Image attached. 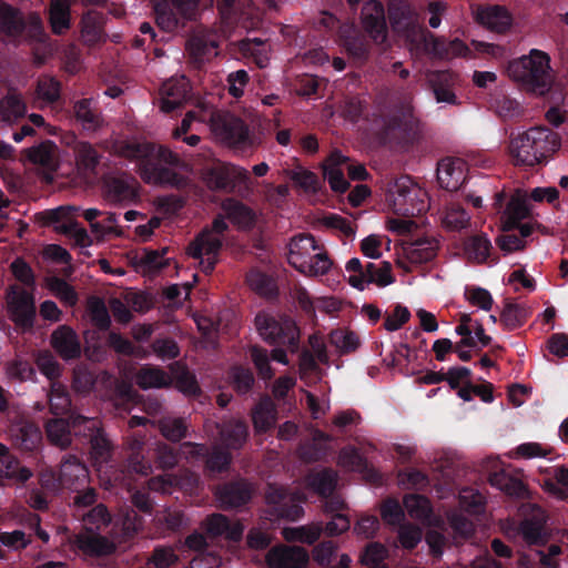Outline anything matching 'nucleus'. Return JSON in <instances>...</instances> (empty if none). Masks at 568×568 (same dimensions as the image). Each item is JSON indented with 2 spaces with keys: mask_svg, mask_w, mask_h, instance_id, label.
Segmentation results:
<instances>
[{
  "mask_svg": "<svg viewBox=\"0 0 568 568\" xmlns=\"http://www.w3.org/2000/svg\"><path fill=\"white\" fill-rule=\"evenodd\" d=\"M507 73L523 89L539 95L549 92L552 84L550 58L537 49H532L528 55L510 61Z\"/></svg>",
  "mask_w": 568,
  "mask_h": 568,
  "instance_id": "f257e3e1",
  "label": "nucleus"
},
{
  "mask_svg": "<svg viewBox=\"0 0 568 568\" xmlns=\"http://www.w3.org/2000/svg\"><path fill=\"white\" fill-rule=\"evenodd\" d=\"M287 262L300 273L310 276L324 275L332 266L327 252L310 233L295 235L291 240Z\"/></svg>",
  "mask_w": 568,
  "mask_h": 568,
  "instance_id": "f03ea898",
  "label": "nucleus"
},
{
  "mask_svg": "<svg viewBox=\"0 0 568 568\" xmlns=\"http://www.w3.org/2000/svg\"><path fill=\"white\" fill-rule=\"evenodd\" d=\"M379 142L389 148L407 150L418 143L422 138V123L414 115L410 106L385 115L377 132Z\"/></svg>",
  "mask_w": 568,
  "mask_h": 568,
  "instance_id": "7ed1b4c3",
  "label": "nucleus"
},
{
  "mask_svg": "<svg viewBox=\"0 0 568 568\" xmlns=\"http://www.w3.org/2000/svg\"><path fill=\"white\" fill-rule=\"evenodd\" d=\"M229 230V225L222 215H217L211 226L204 227L189 244L187 254L199 260L200 268L205 274H211L223 246V234Z\"/></svg>",
  "mask_w": 568,
  "mask_h": 568,
  "instance_id": "20e7f679",
  "label": "nucleus"
},
{
  "mask_svg": "<svg viewBox=\"0 0 568 568\" xmlns=\"http://www.w3.org/2000/svg\"><path fill=\"white\" fill-rule=\"evenodd\" d=\"M72 436L89 446L90 455L95 463H106L111 458L113 445L106 435L102 422L97 417H87L71 413Z\"/></svg>",
  "mask_w": 568,
  "mask_h": 568,
  "instance_id": "39448f33",
  "label": "nucleus"
},
{
  "mask_svg": "<svg viewBox=\"0 0 568 568\" xmlns=\"http://www.w3.org/2000/svg\"><path fill=\"white\" fill-rule=\"evenodd\" d=\"M256 329L264 342L273 346H285L291 353L300 348V328L288 316L275 318L273 315L260 312L254 320Z\"/></svg>",
  "mask_w": 568,
  "mask_h": 568,
  "instance_id": "423d86ee",
  "label": "nucleus"
},
{
  "mask_svg": "<svg viewBox=\"0 0 568 568\" xmlns=\"http://www.w3.org/2000/svg\"><path fill=\"white\" fill-rule=\"evenodd\" d=\"M156 24L172 32L193 20L197 13L200 0H152Z\"/></svg>",
  "mask_w": 568,
  "mask_h": 568,
  "instance_id": "0eeeda50",
  "label": "nucleus"
},
{
  "mask_svg": "<svg viewBox=\"0 0 568 568\" xmlns=\"http://www.w3.org/2000/svg\"><path fill=\"white\" fill-rule=\"evenodd\" d=\"M212 130L225 143L236 148L254 146L256 138L250 133L247 124L230 112L212 116Z\"/></svg>",
  "mask_w": 568,
  "mask_h": 568,
  "instance_id": "6e6552de",
  "label": "nucleus"
},
{
  "mask_svg": "<svg viewBox=\"0 0 568 568\" xmlns=\"http://www.w3.org/2000/svg\"><path fill=\"white\" fill-rule=\"evenodd\" d=\"M250 179V173L244 168L223 162L202 169V181L211 191L231 193L236 184H246Z\"/></svg>",
  "mask_w": 568,
  "mask_h": 568,
  "instance_id": "1a4fd4ad",
  "label": "nucleus"
},
{
  "mask_svg": "<svg viewBox=\"0 0 568 568\" xmlns=\"http://www.w3.org/2000/svg\"><path fill=\"white\" fill-rule=\"evenodd\" d=\"M265 498L271 514L280 519L296 521L304 515L302 504L305 497L300 493H288L283 487L270 485Z\"/></svg>",
  "mask_w": 568,
  "mask_h": 568,
  "instance_id": "9d476101",
  "label": "nucleus"
},
{
  "mask_svg": "<svg viewBox=\"0 0 568 568\" xmlns=\"http://www.w3.org/2000/svg\"><path fill=\"white\" fill-rule=\"evenodd\" d=\"M523 517L519 524V532L529 545H544L548 539L546 529L547 513L539 505L523 503L519 507Z\"/></svg>",
  "mask_w": 568,
  "mask_h": 568,
  "instance_id": "9b49d317",
  "label": "nucleus"
},
{
  "mask_svg": "<svg viewBox=\"0 0 568 568\" xmlns=\"http://www.w3.org/2000/svg\"><path fill=\"white\" fill-rule=\"evenodd\" d=\"M139 182L126 173L105 174L102 178V193L104 199L119 205H130L139 199Z\"/></svg>",
  "mask_w": 568,
  "mask_h": 568,
  "instance_id": "f8f14e48",
  "label": "nucleus"
},
{
  "mask_svg": "<svg viewBox=\"0 0 568 568\" xmlns=\"http://www.w3.org/2000/svg\"><path fill=\"white\" fill-rule=\"evenodd\" d=\"M121 152L123 156L130 160H136L140 163L156 161L158 163H164L170 166H179L181 164V159L176 153L165 146H158L151 142H129L123 145Z\"/></svg>",
  "mask_w": 568,
  "mask_h": 568,
  "instance_id": "ddd939ff",
  "label": "nucleus"
},
{
  "mask_svg": "<svg viewBox=\"0 0 568 568\" xmlns=\"http://www.w3.org/2000/svg\"><path fill=\"white\" fill-rule=\"evenodd\" d=\"M253 493L254 487L247 479L237 478L220 484L215 489V497L223 509L231 510L247 505Z\"/></svg>",
  "mask_w": 568,
  "mask_h": 568,
  "instance_id": "4468645a",
  "label": "nucleus"
},
{
  "mask_svg": "<svg viewBox=\"0 0 568 568\" xmlns=\"http://www.w3.org/2000/svg\"><path fill=\"white\" fill-rule=\"evenodd\" d=\"M220 42L217 36L212 32H197L186 41V51L191 63L201 69L217 55Z\"/></svg>",
  "mask_w": 568,
  "mask_h": 568,
  "instance_id": "2eb2a0df",
  "label": "nucleus"
},
{
  "mask_svg": "<svg viewBox=\"0 0 568 568\" xmlns=\"http://www.w3.org/2000/svg\"><path fill=\"white\" fill-rule=\"evenodd\" d=\"M468 165L460 158H444L437 164V181L440 187L455 192L467 180Z\"/></svg>",
  "mask_w": 568,
  "mask_h": 568,
  "instance_id": "dca6fc26",
  "label": "nucleus"
},
{
  "mask_svg": "<svg viewBox=\"0 0 568 568\" xmlns=\"http://www.w3.org/2000/svg\"><path fill=\"white\" fill-rule=\"evenodd\" d=\"M266 562L270 568H307L310 554L301 546H276L267 552Z\"/></svg>",
  "mask_w": 568,
  "mask_h": 568,
  "instance_id": "f3484780",
  "label": "nucleus"
},
{
  "mask_svg": "<svg viewBox=\"0 0 568 568\" xmlns=\"http://www.w3.org/2000/svg\"><path fill=\"white\" fill-rule=\"evenodd\" d=\"M364 30L376 42L382 43L387 38L385 9L381 1L367 0L361 12Z\"/></svg>",
  "mask_w": 568,
  "mask_h": 568,
  "instance_id": "a211bd4d",
  "label": "nucleus"
},
{
  "mask_svg": "<svg viewBox=\"0 0 568 568\" xmlns=\"http://www.w3.org/2000/svg\"><path fill=\"white\" fill-rule=\"evenodd\" d=\"M199 485V476L187 469L179 474H164L153 477L149 481V488L163 494H171L174 489L184 493H193Z\"/></svg>",
  "mask_w": 568,
  "mask_h": 568,
  "instance_id": "6ab92c4d",
  "label": "nucleus"
},
{
  "mask_svg": "<svg viewBox=\"0 0 568 568\" xmlns=\"http://www.w3.org/2000/svg\"><path fill=\"white\" fill-rule=\"evenodd\" d=\"M8 306L12 321L24 328L33 325L36 306L33 295L24 290H12L8 295Z\"/></svg>",
  "mask_w": 568,
  "mask_h": 568,
  "instance_id": "aec40b11",
  "label": "nucleus"
},
{
  "mask_svg": "<svg viewBox=\"0 0 568 568\" xmlns=\"http://www.w3.org/2000/svg\"><path fill=\"white\" fill-rule=\"evenodd\" d=\"M42 215L45 224H58L57 230L73 237L79 246L85 247L91 244V239L87 230L81 226L79 222L67 219L64 207L60 206L54 210L44 211Z\"/></svg>",
  "mask_w": 568,
  "mask_h": 568,
  "instance_id": "412c9836",
  "label": "nucleus"
},
{
  "mask_svg": "<svg viewBox=\"0 0 568 568\" xmlns=\"http://www.w3.org/2000/svg\"><path fill=\"white\" fill-rule=\"evenodd\" d=\"M60 485L70 490L83 488L89 481V470L75 455H67L62 458L59 470Z\"/></svg>",
  "mask_w": 568,
  "mask_h": 568,
  "instance_id": "4be33fe9",
  "label": "nucleus"
},
{
  "mask_svg": "<svg viewBox=\"0 0 568 568\" xmlns=\"http://www.w3.org/2000/svg\"><path fill=\"white\" fill-rule=\"evenodd\" d=\"M532 152L538 158V165L546 164L561 146L560 135L547 126L531 128Z\"/></svg>",
  "mask_w": 568,
  "mask_h": 568,
  "instance_id": "5701e85b",
  "label": "nucleus"
},
{
  "mask_svg": "<svg viewBox=\"0 0 568 568\" xmlns=\"http://www.w3.org/2000/svg\"><path fill=\"white\" fill-rule=\"evenodd\" d=\"M182 446L190 448L192 457L204 459L205 468L211 473L226 471L232 463V454L226 448H214L210 452L206 445L192 442H185Z\"/></svg>",
  "mask_w": 568,
  "mask_h": 568,
  "instance_id": "b1692460",
  "label": "nucleus"
},
{
  "mask_svg": "<svg viewBox=\"0 0 568 568\" xmlns=\"http://www.w3.org/2000/svg\"><path fill=\"white\" fill-rule=\"evenodd\" d=\"M141 175L146 183L155 185H166L172 187H183L186 179L171 168L164 166L156 161H145L140 163Z\"/></svg>",
  "mask_w": 568,
  "mask_h": 568,
  "instance_id": "393cba45",
  "label": "nucleus"
},
{
  "mask_svg": "<svg viewBox=\"0 0 568 568\" xmlns=\"http://www.w3.org/2000/svg\"><path fill=\"white\" fill-rule=\"evenodd\" d=\"M23 153L30 163L44 172L45 178H51V174L59 168L58 146L50 140L26 149Z\"/></svg>",
  "mask_w": 568,
  "mask_h": 568,
  "instance_id": "a878e982",
  "label": "nucleus"
},
{
  "mask_svg": "<svg viewBox=\"0 0 568 568\" xmlns=\"http://www.w3.org/2000/svg\"><path fill=\"white\" fill-rule=\"evenodd\" d=\"M52 348L64 361L77 359L81 356V343L73 328L68 325L57 327L50 337Z\"/></svg>",
  "mask_w": 568,
  "mask_h": 568,
  "instance_id": "bb28decb",
  "label": "nucleus"
},
{
  "mask_svg": "<svg viewBox=\"0 0 568 568\" xmlns=\"http://www.w3.org/2000/svg\"><path fill=\"white\" fill-rule=\"evenodd\" d=\"M203 528L212 537H224L232 542H239L244 532V526L240 521H231L225 515L212 514L206 517Z\"/></svg>",
  "mask_w": 568,
  "mask_h": 568,
  "instance_id": "cd10ccee",
  "label": "nucleus"
},
{
  "mask_svg": "<svg viewBox=\"0 0 568 568\" xmlns=\"http://www.w3.org/2000/svg\"><path fill=\"white\" fill-rule=\"evenodd\" d=\"M530 212L528 196L518 190L511 195L503 212L501 230L515 231L518 226L524 225L521 221L527 219Z\"/></svg>",
  "mask_w": 568,
  "mask_h": 568,
  "instance_id": "c85d7f7f",
  "label": "nucleus"
},
{
  "mask_svg": "<svg viewBox=\"0 0 568 568\" xmlns=\"http://www.w3.org/2000/svg\"><path fill=\"white\" fill-rule=\"evenodd\" d=\"M531 128L525 132L509 138L508 152L515 165L535 166L538 165V158L532 152Z\"/></svg>",
  "mask_w": 568,
  "mask_h": 568,
  "instance_id": "c756f323",
  "label": "nucleus"
},
{
  "mask_svg": "<svg viewBox=\"0 0 568 568\" xmlns=\"http://www.w3.org/2000/svg\"><path fill=\"white\" fill-rule=\"evenodd\" d=\"M476 21L490 31L505 33L513 24V17L503 6H481L476 11Z\"/></svg>",
  "mask_w": 568,
  "mask_h": 568,
  "instance_id": "7c9ffc66",
  "label": "nucleus"
},
{
  "mask_svg": "<svg viewBox=\"0 0 568 568\" xmlns=\"http://www.w3.org/2000/svg\"><path fill=\"white\" fill-rule=\"evenodd\" d=\"M189 92V81L184 77L180 79H171L164 82L161 88V111L164 113H171L180 109L187 100Z\"/></svg>",
  "mask_w": 568,
  "mask_h": 568,
  "instance_id": "2f4dec72",
  "label": "nucleus"
},
{
  "mask_svg": "<svg viewBox=\"0 0 568 568\" xmlns=\"http://www.w3.org/2000/svg\"><path fill=\"white\" fill-rule=\"evenodd\" d=\"M220 440L224 448L239 450L248 438V426L245 420L229 419L219 427Z\"/></svg>",
  "mask_w": 568,
  "mask_h": 568,
  "instance_id": "473e14b6",
  "label": "nucleus"
},
{
  "mask_svg": "<svg viewBox=\"0 0 568 568\" xmlns=\"http://www.w3.org/2000/svg\"><path fill=\"white\" fill-rule=\"evenodd\" d=\"M10 437L14 447L23 452H33L41 443L42 434L32 422H21L10 428Z\"/></svg>",
  "mask_w": 568,
  "mask_h": 568,
  "instance_id": "72a5a7b5",
  "label": "nucleus"
},
{
  "mask_svg": "<svg viewBox=\"0 0 568 568\" xmlns=\"http://www.w3.org/2000/svg\"><path fill=\"white\" fill-rule=\"evenodd\" d=\"M458 75L452 71H436L429 77V83L437 102L457 104L455 84Z\"/></svg>",
  "mask_w": 568,
  "mask_h": 568,
  "instance_id": "f704fd0d",
  "label": "nucleus"
},
{
  "mask_svg": "<svg viewBox=\"0 0 568 568\" xmlns=\"http://www.w3.org/2000/svg\"><path fill=\"white\" fill-rule=\"evenodd\" d=\"M128 466L129 468L140 475L148 476L152 473V465L149 459L143 455L144 436L141 433H133L126 437Z\"/></svg>",
  "mask_w": 568,
  "mask_h": 568,
  "instance_id": "c9c22d12",
  "label": "nucleus"
},
{
  "mask_svg": "<svg viewBox=\"0 0 568 568\" xmlns=\"http://www.w3.org/2000/svg\"><path fill=\"white\" fill-rule=\"evenodd\" d=\"M438 251V241L434 237L417 239L404 247L406 258L412 264H425L433 261Z\"/></svg>",
  "mask_w": 568,
  "mask_h": 568,
  "instance_id": "e433bc0d",
  "label": "nucleus"
},
{
  "mask_svg": "<svg viewBox=\"0 0 568 568\" xmlns=\"http://www.w3.org/2000/svg\"><path fill=\"white\" fill-rule=\"evenodd\" d=\"M489 484L509 497L524 499L528 495L527 486L506 470L494 471L488 477Z\"/></svg>",
  "mask_w": 568,
  "mask_h": 568,
  "instance_id": "4c0bfd02",
  "label": "nucleus"
},
{
  "mask_svg": "<svg viewBox=\"0 0 568 568\" xmlns=\"http://www.w3.org/2000/svg\"><path fill=\"white\" fill-rule=\"evenodd\" d=\"M394 195V205L397 207L396 212L403 215H415V207L408 206V201H413L417 195V191L413 187L412 181L408 176L398 178L392 189Z\"/></svg>",
  "mask_w": 568,
  "mask_h": 568,
  "instance_id": "58836bf2",
  "label": "nucleus"
},
{
  "mask_svg": "<svg viewBox=\"0 0 568 568\" xmlns=\"http://www.w3.org/2000/svg\"><path fill=\"white\" fill-rule=\"evenodd\" d=\"M74 544L83 554L95 557L108 556L115 550L114 544L101 535L80 534Z\"/></svg>",
  "mask_w": 568,
  "mask_h": 568,
  "instance_id": "ea45409f",
  "label": "nucleus"
},
{
  "mask_svg": "<svg viewBox=\"0 0 568 568\" xmlns=\"http://www.w3.org/2000/svg\"><path fill=\"white\" fill-rule=\"evenodd\" d=\"M47 437L53 445L65 449L72 442L71 414L68 418H53L45 423Z\"/></svg>",
  "mask_w": 568,
  "mask_h": 568,
  "instance_id": "a19ab883",
  "label": "nucleus"
},
{
  "mask_svg": "<svg viewBox=\"0 0 568 568\" xmlns=\"http://www.w3.org/2000/svg\"><path fill=\"white\" fill-rule=\"evenodd\" d=\"M0 30L10 37H20L26 30L21 12L4 1H0Z\"/></svg>",
  "mask_w": 568,
  "mask_h": 568,
  "instance_id": "79ce46f5",
  "label": "nucleus"
},
{
  "mask_svg": "<svg viewBox=\"0 0 568 568\" xmlns=\"http://www.w3.org/2000/svg\"><path fill=\"white\" fill-rule=\"evenodd\" d=\"M136 384L142 389L165 388L172 384V378L159 366L144 365L136 373Z\"/></svg>",
  "mask_w": 568,
  "mask_h": 568,
  "instance_id": "37998d69",
  "label": "nucleus"
},
{
  "mask_svg": "<svg viewBox=\"0 0 568 568\" xmlns=\"http://www.w3.org/2000/svg\"><path fill=\"white\" fill-rule=\"evenodd\" d=\"M516 230L519 231V234L514 233V231H503V234L496 237V244L503 252L511 253L524 250L526 246L525 239L532 234L534 227L529 223H524Z\"/></svg>",
  "mask_w": 568,
  "mask_h": 568,
  "instance_id": "c03bdc74",
  "label": "nucleus"
},
{
  "mask_svg": "<svg viewBox=\"0 0 568 568\" xmlns=\"http://www.w3.org/2000/svg\"><path fill=\"white\" fill-rule=\"evenodd\" d=\"M49 22L54 34H64L71 27L68 0H52L49 8Z\"/></svg>",
  "mask_w": 568,
  "mask_h": 568,
  "instance_id": "a18cd8bd",
  "label": "nucleus"
},
{
  "mask_svg": "<svg viewBox=\"0 0 568 568\" xmlns=\"http://www.w3.org/2000/svg\"><path fill=\"white\" fill-rule=\"evenodd\" d=\"M308 486L321 497H329L337 485V474L332 468H324L320 471L311 473L307 476Z\"/></svg>",
  "mask_w": 568,
  "mask_h": 568,
  "instance_id": "49530a36",
  "label": "nucleus"
},
{
  "mask_svg": "<svg viewBox=\"0 0 568 568\" xmlns=\"http://www.w3.org/2000/svg\"><path fill=\"white\" fill-rule=\"evenodd\" d=\"M530 315L529 308L524 304L506 301L500 313V323L505 329L514 331L521 327Z\"/></svg>",
  "mask_w": 568,
  "mask_h": 568,
  "instance_id": "de8ad7c7",
  "label": "nucleus"
},
{
  "mask_svg": "<svg viewBox=\"0 0 568 568\" xmlns=\"http://www.w3.org/2000/svg\"><path fill=\"white\" fill-rule=\"evenodd\" d=\"M74 156L78 169L87 173H94L100 162L98 150L89 142H77L74 145Z\"/></svg>",
  "mask_w": 568,
  "mask_h": 568,
  "instance_id": "09e8293b",
  "label": "nucleus"
},
{
  "mask_svg": "<svg viewBox=\"0 0 568 568\" xmlns=\"http://www.w3.org/2000/svg\"><path fill=\"white\" fill-rule=\"evenodd\" d=\"M222 210L225 212L232 223L240 226H250L254 222L253 211L235 199H226L222 203Z\"/></svg>",
  "mask_w": 568,
  "mask_h": 568,
  "instance_id": "8fccbe9b",
  "label": "nucleus"
},
{
  "mask_svg": "<svg viewBox=\"0 0 568 568\" xmlns=\"http://www.w3.org/2000/svg\"><path fill=\"white\" fill-rule=\"evenodd\" d=\"M403 506L412 518L418 520L428 519L433 513L429 499L419 494H406Z\"/></svg>",
  "mask_w": 568,
  "mask_h": 568,
  "instance_id": "3c124183",
  "label": "nucleus"
},
{
  "mask_svg": "<svg viewBox=\"0 0 568 568\" xmlns=\"http://www.w3.org/2000/svg\"><path fill=\"white\" fill-rule=\"evenodd\" d=\"M365 273V284H376L379 287H385L395 282V277L392 274V264L389 262H382L378 265L368 262Z\"/></svg>",
  "mask_w": 568,
  "mask_h": 568,
  "instance_id": "603ef678",
  "label": "nucleus"
},
{
  "mask_svg": "<svg viewBox=\"0 0 568 568\" xmlns=\"http://www.w3.org/2000/svg\"><path fill=\"white\" fill-rule=\"evenodd\" d=\"M229 377L233 389L239 395L248 394L255 383L253 372L248 367L235 365L230 369Z\"/></svg>",
  "mask_w": 568,
  "mask_h": 568,
  "instance_id": "864d4df0",
  "label": "nucleus"
},
{
  "mask_svg": "<svg viewBox=\"0 0 568 568\" xmlns=\"http://www.w3.org/2000/svg\"><path fill=\"white\" fill-rule=\"evenodd\" d=\"M26 113L24 102L17 95H7L0 100V120L13 123L23 118Z\"/></svg>",
  "mask_w": 568,
  "mask_h": 568,
  "instance_id": "5fc2aeb1",
  "label": "nucleus"
},
{
  "mask_svg": "<svg viewBox=\"0 0 568 568\" xmlns=\"http://www.w3.org/2000/svg\"><path fill=\"white\" fill-rule=\"evenodd\" d=\"M92 99H82L74 103L73 110L77 120H79L85 129H97L100 124V116L95 108L92 106Z\"/></svg>",
  "mask_w": 568,
  "mask_h": 568,
  "instance_id": "6e6d98bb",
  "label": "nucleus"
},
{
  "mask_svg": "<svg viewBox=\"0 0 568 568\" xmlns=\"http://www.w3.org/2000/svg\"><path fill=\"white\" fill-rule=\"evenodd\" d=\"M159 428L163 437L176 443L187 435L185 419L181 417H168L159 422Z\"/></svg>",
  "mask_w": 568,
  "mask_h": 568,
  "instance_id": "4d7b16f0",
  "label": "nucleus"
},
{
  "mask_svg": "<svg viewBox=\"0 0 568 568\" xmlns=\"http://www.w3.org/2000/svg\"><path fill=\"white\" fill-rule=\"evenodd\" d=\"M82 520L89 531L99 530L111 523V515L103 504H98L82 514Z\"/></svg>",
  "mask_w": 568,
  "mask_h": 568,
  "instance_id": "13d9d810",
  "label": "nucleus"
},
{
  "mask_svg": "<svg viewBox=\"0 0 568 568\" xmlns=\"http://www.w3.org/2000/svg\"><path fill=\"white\" fill-rule=\"evenodd\" d=\"M152 457L158 468L168 470L174 468L179 463V450L165 443H160L154 448Z\"/></svg>",
  "mask_w": 568,
  "mask_h": 568,
  "instance_id": "bf43d9fd",
  "label": "nucleus"
},
{
  "mask_svg": "<svg viewBox=\"0 0 568 568\" xmlns=\"http://www.w3.org/2000/svg\"><path fill=\"white\" fill-rule=\"evenodd\" d=\"M250 357L261 378H273L274 371L270 364V354L266 348L260 345H252L250 347Z\"/></svg>",
  "mask_w": 568,
  "mask_h": 568,
  "instance_id": "052dcab7",
  "label": "nucleus"
},
{
  "mask_svg": "<svg viewBox=\"0 0 568 568\" xmlns=\"http://www.w3.org/2000/svg\"><path fill=\"white\" fill-rule=\"evenodd\" d=\"M290 180L305 192L316 193L320 189L317 175L306 169L298 168L287 172Z\"/></svg>",
  "mask_w": 568,
  "mask_h": 568,
  "instance_id": "680f3d73",
  "label": "nucleus"
},
{
  "mask_svg": "<svg viewBox=\"0 0 568 568\" xmlns=\"http://www.w3.org/2000/svg\"><path fill=\"white\" fill-rule=\"evenodd\" d=\"M81 26L82 37L85 39L87 42L93 44L100 41L102 36V27L100 22V17L97 12H87L82 17Z\"/></svg>",
  "mask_w": 568,
  "mask_h": 568,
  "instance_id": "e2e57ef3",
  "label": "nucleus"
},
{
  "mask_svg": "<svg viewBox=\"0 0 568 568\" xmlns=\"http://www.w3.org/2000/svg\"><path fill=\"white\" fill-rule=\"evenodd\" d=\"M382 519L390 526H399L405 518L404 508L395 498H386L381 506Z\"/></svg>",
  "mask_w": 568,
  "mask_h": 568,
  "instance_id": "0e129e2a",
  "label": "nucleus"
},
{
  "mask_svg": "<svg viewBox=\"0 0 568 568\" xmlns=\"http://www.w3.org/2000/svg\"><path fill=\"white\" fill-rule=\"evenodd\" d=\"M274 409L267 404H258L252 412V422L257 433H266L274 425Z\"/></svg>",
  "mask_w": 568,
  "mask_h": 568,
  "instance_id": "69168bd1",
  "label": "nucleus"
},
{
  "mask_svg": "<svg viewBox=\"0 0 568 568\" xmlns=\"http://www.w3.org/2000/svg\"><path fill=\"white\" fill-rule=\"evenodd\" d=\"M246 282L260 295H271L275 288L272 277L260 270H251Z\"/></svg>",
  "mask_w": 568,
  "mask_h": 568,
  "instance_id": "338daca9",
  "label": "nucleus"
},
{
  "mask_svg": "<svg viewBox=\"0 0 568 568\" xmlns=\"http://www.w3.org/2000/svg\"><path fill=\"white\" fill-rule=\"evenodd\" d=\"M493 248L489 239L485 234L475 235L467 244V252L478 263L486 262Z\"/></svg>",
  "mask_w": 568,
  "mask_h": 568,
  "instance_id": "774afa93",
  "label": "nucleus"
}]
</instances>
